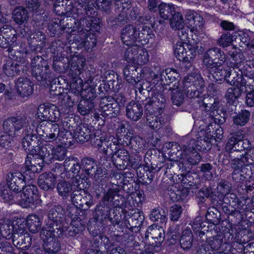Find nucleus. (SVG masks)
<instances>
[{
  "instance_id": "f257e3e1",
  "label": "nucleus",
  "mask_w": 254,
  "mask_h": 254,
  "mask_svg": "<svg viewBox=\"0 0 254 254\" xmlns=\"http://www.w3.org/2000/svg\"><path fill=\"white\" fill-rule=\"evenodd\" d=\"M78 5L83 9L86 14V17L81 18L79 22V27L77 30L79 37H77L76 41L78 46L84 47L87 51L92 50L96 46L97 39L92 34H85V32L89 31H98L100 29L99 19L94 16L89 15L87 9L88 8L89 3L88 0H76Z\"/></svg>"
},
{
  "instance_id": "f03ea898",
  "label": "nucleus",
  "mask_w": 254,
  "mask_h": 254,
  "mask_svg": "<svg viewBox=\"0 0 254 254\" xmlns=\"http://www.w3.org/2000/svg\"><path fill=\"white\" fill-rule=\"evenodd\" d=\"M183 85L184 91L178 86L173 89L171 98L174 105L180 106L183 103L185 93L190 98H201L204 82L199 73L194 72L186 77L183 80Z\"/></svg>"
},
{
  "instance_id": "7ed1b4c3",
  "label": "nucleus",
  "mask_w": 254,
  "mask_h": 254,
  "mask_svg": "<svg viewBox=\"0 0 254 254\" xmlns=\"http://www.w3.org/2000/svg\"><path fill=\"white\" fill-rule=\"evenodd\" d=\"M151 96L145 105L146 124L151 129L157 130L164 124L162 113L165 98L161 92L156 90L152 92Z\"/></svg>"
},
{
  "instance_id": "20e7f679",
  "label": "nucleus",
  "mask_w": 254,
  "mask_h": 254,
  "mask_svg": "<svg viewBox=\"0 0 254 254\" xmlns=\"http://www.w3.org/2000/svg\"><path fill=\"white\" fill-rule=\"evenodd\" d=\"M37 132L46 142H56L67 140L71 136V132L64 128L60 127L57 124L46 123L40 124L36 128Z\"/></svg>"
},
{
  "instance_id": "39448f33",
  "label": "nucleus",
  "mask_w": 254,
  "mask_h": 254,
  "mask_svg": "<svg viewBox=\"0 0 254 254\" xmlns=\"http://www.w3.org/2000/svg\"><path fill=\"white\" fill-rule=\"evenodd\" d=\"M69 93L90 100H93L96 95L92 80L88 79L83 84L82 79L78 76L73 77L70 84Z\"/></svg>"
},
{
  "instance_id": "423d86ee",
  "label": "nucleus",
  "mask_w": 254,
  "mask_h": 254,
  "mask_svg": "<svg viewBox=\"0 0 254 254\" xmlns=\"http://www.w3.org/2000/svg\"><path fill=\"white\" fill-rule=\"evenodd\" d=\"M53 62L54 63L61 62L65 70H69V74L72 77H76L81 73L85 65V59L77 56H72L70 59L64 56H55Z\"/></svg>"
},
{
  "instance_id": "0eeeda50",
  "label": "nucleus",
  "mask_w": 254,
  "mask_h": 254,
  "mask_svg": "<svg viewBox=\"0 0 254 254\" xmlns=\"http://www.w3.org/2000/svg\"><path fill=\"white\" fill-rule=\"evenodd\" d=\"M149 54L147 50L137 45L127 48L124 54L125 60L128 63L137 65H143L149 61Z\"/></svg>"
},
{
  "instance_id": "6e6552de",
  "label": "nucleus",
  "mask_w": 254,
  "mask_h": 254,
  "mask_svg": "<svg viewBox=\"0 0 254 254\" xmlns=\"http://www.w3.org/2000/svg\"><path fill=\"white\" fill-rule=\"evenodd\" d=\"M198 135L197 140L195 141L193 139H190L189 142L184 145L186 152L190 149L191 150L194 149L199 151L210 149L211 142L214 138L213 134L211 133L210 126L207 127L205 130H201Z\"/></svg>"
},
{
  "instance_id": "1a4fd4ad",
  "label": "nucleus",
  "mask_w": 254,
  "mask_h": 254,
  "mask_svg": "<svg viewBox=\"0 0 254 254\" xmlns=\"http://www.w3.org/2000/svg\"><path fill=\"white\" fill-rule=\"evenodd\" d=\"M172 147L174 148H172L170 152L174 153V150L175 149L177 150V152L176 153L178 157L177 159H180V162L182 164V168H184L185 169H190L191 166L196 165L200 161L201 156L194 149L191 150V149H190L186 152L184 146L183 151H181V147L177 143L173 144Z\"/></svg>"
},
{
  "instance_id": "9d476101",
  "label": "nucleus",
  "mask_w": 254,
  "mask_h": 254,
  "mask_svg": "<svg viewBox=\"0 0 254 254\" xmlns=\"http://www.w3.org/2000/svg\"><path fill=\"white\" fill-rule=\"evenodd\" d=\"M90 138L92 145L106 155L112 154L110 150L113 152L117 149V144L113 137L105 138L100 130H95Z\"/></svg>"
},
{
  "instance_id": "9b49d317",
  "label": "nucleus",
  "mask_w": 254,
  "mask_h": 254,
  "mask_svg": "<svg viewBox=\"0 0 254 254\" xmlns=\"http://www.w3.org/2000/svg\"><path fill=\"white\" fill-rule=\"evenodd\" d=\"M17 44V37L14 29L6 24L2 27L0 25V47L7 49V51L12 54L13 48Z\"/></svg>"
},
{
  "instance_id": "f8f14e48",
  "label": "nucleus",
  "mask_w": 254,
  "mask_h": 254,
  "mask_svg": "<svg viewBox=\"0 0 254 254\" xmlns=\"http://www.w3.org/2000/svg\"><path fill=\"white\" fill-rule=\"evenodd\" d=\"M179 42L174 49V54L176 57L183 62H190L196 56V51L198 46L196 44L192 45L190 43Z\"/></svg>"
},
{
  "instance_id": "ddd939ff",
  "label": "nucleus",
  "mask_w": 254,
  "mask_h": 254,
  "mask_svg": "<svg viewBox=\"0 0 254 254\" xmlns=\"http://www.w3.org/2000/svg\"><path fill=\"white\" fill-rule=\"evenodd\" d=\"M204 64L207 67L214 68L219 64H224L225 56L223 52L218 48L207 50L203 56Z\"/></svg>"
},
{
  "instance_id": "4468645a",
  "label": "nucleus",
  "mask_w": 254,
  "mask_h": 254,
  "mask_svg": "<svg viewBox=\"0 0 254 254\" xmlns=\"http://www.w3.org/2000/svg\"><path fill=\"white\" fill-rule=\"evenodd\" d=\"M254 163V147L250 148L244 154L240 157L234 158L232 161L231 166L234 171L232 173L233 178L234 176L242 172V169L246 166L252 165Z\"/></svg>"
},
{
  "instance_id": "2eb2a0df",
  "label": "nucleus",
  "mask_w": 254,
  "mask_h": 254,
  "mask_svg": "<svg viewBox=\"0 0 254 254\" xmlns=\"http://www.w3.org/2000/svg\"><path fill=\"white\" fill-rule=\"evenodd\" d=\"M120 189L117 186H112L108 189V190L104 193L102 198V202L104 206L114 205L115 207L119 206L121 203L124 202L125 198L120 193Z\"/></svg>"
},
{
  "instance_id": "dca6fc26",
  "label": "nucleus",
  "mask_w": 254,
  "mask_h": 254,
  "mask_svg": "<svg viewBox=\"0 0 254 254\" xmlns=\"http://www.w3.org/2000/svg\"><path fill=\"white\" fill-rule=\"evenodd\" d=\"M244 134L240 132L233 133L229 139L226 145V150L231 152L232 150L237 151H241L248 148L250 145V141L244 139Z\"/></svg>"
},
{
  "instance_id": "f3484780",
  "label": "nucleus",
  "mask_w": 254,
  "mask_h": 254,
  "mask_svg": "<svg viewBox=\"0 0 254 254\" xmlns=\"http://www.w3.org/2000/svg\"><path fill=\"white\" fill-rule=\"evenodd\" d=\"M33 75L38 80H46L48 76L49 65L41 57L34 58L31 62Z\"/></svg>"
},
{
  "instance_id": "a211bd4d",
  "label": "nucleus",
  "mask_w": 254,
  "mask_h": 254,
  "mask_svg": "<svg viewBox=\"0 0 254 254\" xmlns=\"http://www.w3.org/2000/svg\"><path fill=\"white\" fill-rule=\"evenodd\" d=\"M22 189L23 192L20 194V198L18 199L19 204L24 208L29 207L37 199V188L34 185H27Z\"/></svg>"
},
{
  "instance_id": "6ab92c4d",
  "label": "nucleus",
  "mask_w": 254,
  "mask_h": 254,
  "mask_svg": "<svg viewBox=\"0 0 254 254\" xmlns=\"http://www.w3.org/2000/svg\"><path fill=\"white\" fill-rule=\"evenodd\" d=\"M28 120L20 116L12 117L6 119L3 123V129L5 132L16 136V132L20 130Z\"/></svg>"
},
{
  "instance_id": "aec40b11",
  "label": "nucleus",
  "mask_w": 254,
  "mask_h": 254,
  "mask_svg": "<svg viewBox=\"0 0 254 254\" xmlns=\"http://www.w3.org/2000/svg\"><path fill=\"white\" fill-rule=\"evenodd\" d=\"M165 232L161 226L154 224L150 226L145 233V238L153 246L160 245L164 240Z\"/></svg>"
},
{
  "instance_id": "412c9836",
  "label": "nucleus",
  "mask_w": 254,
  "mask_h": 254,
  "mask_svg": "<svg viewBox=\"0 0 254 254\" xmlns=\"http://www.w3.org/2000/svg\"><path fill=\"white\" fill-rule=\"evenodd\" d=\"M43 160L36 157V156H28L25 162V171L26 175H28L30 179L34 177V174L40 172L43 166Z\"/></svg>"
},
{
  "instance_id": "4be33fe9",
  "label": "nucleus",
  "mask_w": 254,
  "mask_h": 254,
  "mask_svg": "<svg viewBox=\"0 0 254 254\" xmlns=\"http://www.w3.org/2000/svg\"><path fill=\"white\" fill-rule=\"evenodd\" d=\"M121 39L123 42L127 46L135 45L138 42L139 30L133 25H126L121 32Z\"/></svg>"
},
{
  "instance_id": "5701e85b",
  "label": "nucleus",
  "mask_w": 254,
  "mask_h": 254,
  "mask_svg": "<svg viewBox=\"0 0 254 254\" xmlns=\"http://www.w3.org/2000/svg\"><path fill=\"white\" fill-rule=\"evenodd\" d=\"M187 27L190 32L198 34L202 31L204 20L203 17L194 11H190L187 15Z\"/></svg>"
},
{
  "instance_id": "b1692460",
  "label": "nucleus",
  "mask_w": 254,
  "mask_h": 254,
  "mask_svg": "<svg viewBox=\"0 0 254 254\" xmlns=\"http://www.w3.org/2000/svg\"><path fill=\"white\" fill-rule=\"evenodd\" d=\"M26 176H24L19 172H12L7 175L6 182L10 190L15 192H19L24 186V181Z\"/></svg>"
},
{
  "instance_id": "393cba45",
  "label": "nucleus",
  "mask_w": 254,
  "mask_h": 254,
  "mask_svg": "<svg viewBox=\"0 0 254 254\" xmlns=\"http://www.w3.org/2000/svg\"><path fill=\"white\" fill-rule=\"evenodd\" d=\"M99 107L103 112L107 116L117 115L120 110V106L118 103L110 98H102L100 102Z\"/></svg>"
},
{
  "instance_id": "a878e982",
  "label": "nucleus",
  "mask_w": 254,
  "mask_h": 254,
  "mask_svg": "<svg viewBox=\"0 0 254 254\" xmlns=\"http://www.w3.org/2000/svg\"><path fill=\"white\" fill-rule=\"evenodd\" d=\"M95 130L91 126L81 123L76 127L74 130L73 137L78 139L80 141L85 142L88 141L92 136V132Z\"/></svg>"
},
{
  "instance_id": "bb28decb",
  "label": "nucleus",
  "mask_w": 254,
  "mask_h": 254,
  "mask_svg": "<svg viewBox=\"0 0 254 254\" xmlns=\"http://www.w3.org/2000/svg\"><path fill=\"white\" fill-rule=\"evenodd\" d=\"M114 150L113 152L110 150L112 154H109L112 155L111 160L114 164L117 167H124L127 166L129 161V155L128 152L125 149H119L117 151Z\"/></svg>"
},
{
  "instance_id": "cd10ccee",
  "label": "nucleus",
  "mask_w": 254,
  "mask_h": 254,
  "mask_svg": "<svg viewBox=\"0 0 254 254\" xmlns=\"http://www.w3.org/2000/svg\"><path fill=\"white\" fill-rule=\"evenodd\" d=\"M16 58L14 60H8L3 66V71L4 73L8 76H13L17 75L23 70V64L25 62V60H23L22 63L21 61H18Z\"/></svg>"
},
{
  "instance_id": "c85d7f7f",
  "label": "nucleus",
  "mask_w": 254,
  "mask_h": 254,
  "mask_svg": "<svg viewBox=\"0 0 254 254\" xmlns=\"http://www.w3.org/2000/svg\"><path fill=\"white\" fill-rule=\"evenodd\" d=\"M57 175L51 172H45L41 174L38 178L39 187L43 190H53L56 183Z\"/></svg>"
},
{
  "instance_id": "c756f323",
  "label": "nucleus",
  "mask_w": 254,
  "mask_h": 254,
  "mask_svg": "<svg viewBox=\"0 0 254 254\" xmlns=\"http://www.w3.org/2000/svg\"><path fill=\"white\" fill-rule=\"evenodd\" d=\"M64 167L68 178L73 179L78 175L80 170V165L76 158H66L64 162Z\"/></svg>"
},
{
  "instance_id": "7c9ffc66",
  "label": "nucleus",
  "mask_w": 254,
  "mask_h": 254,
  "mask_svg": "<svg viewBox=\"0 0 254 254\" xmlns=\"http://www.w3.org/2000/svg\"><path fill=\"white\" fill-rule=\"evenodd\" d=\"M137 67L127 64L123 69V76L126 81L131 84H137L141 80V73L137 72Z\"/></svg>"
},
{
  "instance_id": "2f4dec72",
  "label": "nucleus",
  "mask_w": 254,
  "mask_h": 254,
  "mask_svg": "<svg viewBox=\"0 0 254 254\" xmlns=\"http://www.w3.org/2000/svg\"><path fill=\"white\" fill-rule=\"evenodd\" d=\"M17 93L22 97L29 96L33 91L31 82L26 77H19L15 82Z\"/></svg>"
},
{
  "instance_id": "473e14b6",
  "label": "nucleus",
  "mask_w": 254,
  "mask_h": 254,
  "mask_svg": "<svg viewBox=\"0 0 254 254\" xmlns=\"http://www.w3.org/2000/svg\"><path fill=\"white\" fill-rule=\"evenodd\" d=\"M143 110L141 105L135 102H131L127 106L126 116L133 121H138L143 115Z\"/></svg>"
},
{
  "instance_id": "72a5a7b5",
  "label": "nucleus",
  "mask_w": 254,
  "mask_h": 254,
  "mask_svg": "<svg viewBox=\"0 0 254 254\" xmlns=\"http://www.w3.org/2000/svg\"><path fill=\"white\" fill-rule=\"evenodd\" d=\"M64 210L63 207L60 205H56L50 210L48 217L55 226L58 227L64 222Z\"/></svg>"
},
{
  "instance_id": "f704fd0d",
  "label": "nucleus",
  "mask_w": 254,
  "mask_h": 254,
  "mask_svg": "<svg viewBox=\"0 0 254 254\" xmlns=\"http://www.w3.org/2000/svg\"><path fill=\"white\" fill-rule=\"evenodd\" d=\"M12 15L13 21L18 25L25 24L29 19L27 10L22 6L15 7L13 10Z\"/></svg>"
},
{
  "instance_id": "c9c22d12",
  "label": "nucleus",
  "mask_w": 254,
  "mask_h": 254,
  "mask_svg": "<svg viewBox=\"0 0 254 254\" xmlns=\"http://www.w3.org/2000/svg\"><path fill=\"white\" fill-rule=\"evenodd\" d=\"M229 69L226 82L234 86L239 87L243 77V72L237 67L229 68Z\"/></svg>"
},
{
  "instance_id": "e433bc0d",
  "label": "nucleus",
  "mask_w": 254,
  "mask_h": 254,
  "mask_svg": "<svg viewBox=\"0 0 254 254\" xmlns=\"http://www.w3.org/2000/svg\"><path fill=\"white\" fill-rule=\"evenodd\" d=\"M57 189L58 194L63 199H66L74 190L72 183L65 181H62L59 182L57 186Z\"/></svg>"
},
{
  "instance_id": "4c0bfd02",
  "label": "nucleus",
  "mask_w": 254,
  "mask_h": 254,
  "mask_svg": "<svg viewBox=\"0 0 254 254\" xmlns=\"http://www.w3.org/2000/svg\"><path fill=\"white\" fill-rule=\"evenodd\" d=\"M193 236L191 231L189 229H185L182 231L180 240L181 248L185 250H190L193 244Z\"/></svg>"
},
{
  "instance_id": "58836bf2",
  "label": "nucleus",
  "mask_w": 254,
  "mask_h": 254,
  "mask_svg": "<svg viewBox=\"0 0 254 254\" xmlns=\"http://www.w3.org/2000/svg\"><path fill=\"white\" fill-rule=\"evenodd\" d=\"M49 223L50 222L42 228L40 232V237L44 242L54 238L60 237V236H57V231H56L57 229L55 224Z\"/></svg>"
},
{
  "instance_id": "ea45409f",
  "label": "nucleus",
  "mask_w": 254,
  "mask_h": 254,
  "mask_svg": "<svg viewBox=\"0 0 254 254\" xmlns=\"http://www.w3.org/2000/svg\"><path fill=\"white\" fill-rule=\"evenodd\" d=\"M42 222V219L36 214L29 215L26 218L27 227L29 231L33 233L39 231L41 227Z\"/></svg>"
},
{
  "instance_id": "a19ab883",
  "label": "nucleus",
  "mask_w": 254,
  "mask_h": 254,
  "mask_svg": "<svg viewBox=\"0 0 254 254\" xmlns=\"http://www.w3.org/2000/svg\"><path fill=\"white\" fill-rule=\"evenodd\" d=\"M179 77V74L176 69L167 68L160 74L161 80L164 84H168L176 80Z\"/></svg>"
},
{
  "instance_id": "79ce46f5",
  "label": "nucleus",
  "mask_w": 254,
  "mask_h": 254,
  "mask_svg": "<svg viewBox=\"0 0 254 254\" xmlns=\"http://www.w3.org/2000/svg\"><path fill=\"white\" fill-rule=\"evenodd\" d=\"M37 135H24L22 140V147L25 151L29 152H34L33 150L37 151L36 148L38 147L37 145Z\"/></svg>"
},
{
  "instance_id": "37998d69",
  "label": "nucleus",
  "mask_w": 254,
  "mask_h": 254,
  "mask_svg": "<svg viewBox=\"0 0 254 254\" xmlns=\"http://www.w3.org/2000/svg\"><path fill=\"white\" fill-rule=\"evenodd\" d=\"M159 15L163 20L169 19L171 15L175 12V8L172 4L161 2L158 9Z\"/></svg>"
},
{
  "instance_id": "c03bdc74",
  "label": "nucleus",
  "mask_w": 254,
  "mask_h": 254,
  "mask_svg": "<svg viewBox=\"0 0 254 254\" xmlns=\"http://www.w3.org/2000/svg\"><path fill=\"white\" fill-rule=\"evenodd\" d=\"M52 148L49 145H43L41 147H37L35 152H37L36 157L39 159H42L43 162L45 161L48 163L51 162V152Z\"/></svg>"
},
{
  "instance_id": "a18cd8bd",
  "label": "nucleus",
  "mask_w": 254,
  "mask_h": 254,
  "mask_svg": "<svg viewBox=\"0 0 254 254\" xmlns=\"http://www.w3.org/2000/svg\"><path fill=\"white\" fill-rule=\"evenodd\" d=\"M167 213L163 209H152L150 214V218L153 221L158 222L160 224H166L167 221Z\"/></svg>"
},
{
  "instance_id": "49530a36",
  "label": "nucleus",
  "mask_w": 254,
  "mask_h": 254,
  "mask_svg": "<svg viewBox=\"0 0 254 254\" xmlns=\"http://www.w3.org/2000/svg\"><path fill=\"white\" fill-rule=\"evenodd\" d=\"M57 230V236H61L63 233H64L66 236L73 237L78 234V229H74L72 223L67 225L65 221L63 223L58 227H56Z\"/></svg>"
},
{
  "instance_id": "de8ad7c7",
  "label": "nucleus",
  "mask_w": 254,
  "mask_h": 254,
  "mask_svg": "<svg viewBox=\"0 0 254 254\" xmlns=\"http://www.w3.org/2000/svg\"><path fill=\"white\" fill-rule=\"evenodd\" d=\"M91 100L85 99L80 101L77 106V111L81 115H88L94 109V104Z\"/></svg>"
},
{
  "instance_id": "09e8293b",
  "label": "nucleus",
  "mask_w": 254,
  "mask_h": 254,
  "mask_svg": "<svg viewBox=\"0 0 254 254\" xmlns=\"http://www.w3.org/2000/svg\"><path fill=\"white\" fill-rule=\"evenodd\" d=\"M200 106L206 111L209 112L208 115L210 117H213L214 116L216 105L214 98L209 96L204 98Z\"/></svg>"
},
{
  "instance_id": "8fccbe9b",
  "label": "nucleus",
  "mask_w": 254,
  "mask_h": 254,
  "mask_svg": "<svg viewBox=\"0 0 254 254\" xmlns=\"http://www.w3.org/2000/svg\"><path fill=\"white\" fill-rule=\"evenodd\" d=\"M43 247L45 252L49 254H56L60 250V244L56 238L44 242Z\"/></svg>"
},
{
  "instance_id": "3c124183",
  "label": "nucleus",
  "mask_w": 254,
  "mask_h": 254,
  "mask_svg": "<svg viewBox=\"0 0 254 254\" xmlns=\"http://www.w3.org/2000/svg\"><path fill=\"white\" fill-rule=\"evenodd\" d=\"M253 37H254V35L250 31L240 32L238 35L236 36V41L239 42L240 47H249Z\"/></svg>"
},
{
  "instance_id": "603ef678",
  "label": "nucleus",
  "mask_w": 254,
  "mask_h": 254,
  "mask_svg": "<svg viewBox=\"0 0 254 254\" xmlns=\"http://www.w3.org/2000/svg\"><path fill=\"white\" fill-rule=\"evenodd\" d=\"M66 151L64 147L58 145L52 148L51 152V162L55 160L63 161L65 158Z\"/></svg>"
},
{
  "instance_id": "864d4df0",
  "label": "nucleus",
  "mask_w": 254,
  "mask_h": 254,
  "mask_svg": "<svg viewBox=\"0 0 254 254\" xmlns=\"http://www.w3.org/2000/svg\"><path fill=\"white\" fill-rule=\"evenodd\" d=\"M254 80L249 77L248 75L243 76L241 81L239 88L241 90V92H245L247 93L251 91V90H254Z\"/></svg>"
},
{
  "instance_id": "5fc2aeb1",
  "label": "nucleus",
  "mask_w": 254,
  "mask_h": 254,
  "mask_svg": "<svg viewBox=\"0 0 254 254\" xmlns=\"http://www.w3.org/2000/svg\"><path fill=\"white\" fill-rule=\"evenodd\" d=\"M129 203H132L134 207H140L142 202L145 200V196L143 191L136 190L130 194Z\"/></svg>"
},
{
  "instance_id": "6e6d98bb",
  "label": "nucleus",
  "mask_w": 254,
  "mask_h": 254,
  "mask_svg": "<svg viewBox=\"0 0 254 254\" xmlns=\"http://www.w3.org/2000/svg\"><path fill=\"white\" fill-rule=\"evenodd\" d=\"M224 64H219L215 67H214V71L212 74L213 78L216 80H222L224 79L226 81V78L228 76L229 69L224 68Z\"/></svg>"
},
{
  "instance_id": "4d7b16f0",
  "label": "nucleus",
  "mask_w": 254,
  "mask_h": 254,
  "mask_svg": "<svg viewBox=\"0 0 254 254\" xmlns=\"http://www.w3.org/2000/svg\"><path fill=\"white\" fill-rule=\"evenodd\" d=\"M170 25L171 28L175 30L184 27L183 17L181 13L177 12L172 15V17L170 19Z\"/></svg>"
},
{
  "instance_id": "13d9d810",
  "label": "nucleus",
  "mask_w": 254,
  "mask_h": 254,
  "mask_svg": "<svg viewBox=\"0 0 254 254\" xmlns=\"http://www.w3.org/2000/svg\"><path fill=\"white\" fill-rule=\"evenodd\" d=\"M250 112L247 110L242 111L233 117L234 123L240 126H244L249 120Z\"/></svg>"
},
{
  "instance_id": "bf43d9fd",
  "label": "nucleus",
  "mask_w": 254,
  "mask_h": 254,
  "mask_svg": "<svg viewBox=\"0 0 254 254\" xmlns=\"http://www.w3.org/2000/svg\"><path fill=\"white\" fill-rule=\"evenodd\" d=\"M82 166L86 173L89 176L90 174H93V172L95 170L97 165L94 159L86 157L82 159Z\"/></svg>"
},
{
  "instance_id": "052dcab7",
  "label": "nucleus",
  "mask_w": 254,
  "mask_h": 254,
  "mask_svg": "<svg viewBox=\"0 0 254 254\" xmlns=\"http://www.w3.org/2000/svg\"><path fill=\"white\" fill-rule=\"evenodd\" d=\"M81 192L83 193V197L81 198L78 207L81 209L86 210L93 205L92 196L84 190H81Z\"/></svg>"
},
{
  "instance_id": "680f3d73",
  "label": "nucleus",
  "mask_w": 254,
  "mask_h": 254,
  "mask_svg": "<svg viewBox=\"0 0 254 254\" xmlns=\"http://www.w3.org/2000/svg\"><path fill=\"white\" fill-rule=\"evenodd\" d=\"M134 9L135 7H132V8H131V7L123 8L116 19V24H124L127 22L129 18L127 13L130 12V15L132 16L131 14L132 11H133L134 12Z\"/></svg>"
},
{
  "instance_id": "e2e57ef3",
  "label": "nucleus",
  "mask_w": 254,
  "mask_h": 254,
  "mask_svg": "<svg viewBox=\"0 0 254 254\" xmlns=\"http://www.w3.org/2000/svg\"><path fill=\"white\" fill-rule=\"evenodd\" d=\"M241 95V90L239 87L233 86L227 89L225 96L229 102H233L239 98Z\"/></svg>"
},
{
  "instance_id": "0e129e2a",
  "label": "nucleus",
  "mask_w": 254,
  "mask_h": 254,
  "mask_svg": "<svg viewBox=\"0 0 254 254\" xmlns=\"http://www.w3.org/2000/svg\"><path fill=\"white\" fill-rule=\"evenodd\" d=\"M49 106L45 104L40 105L37 110V116L41 121H48Z\"/></svg>"
},
{
  "instance_id": "69168bd1",
  "label": "nucleus",
  "mask_w": 254,
  "mask_h": 254,
  "mask_svg": "<svg viewBox=\"0 0 254 254\" xmlns=\"http://www.w3.org/2000/svg\"><path fill=\"white\" fill-rule=\"evenodd\" d=\"M15 136L11 135L10 133L5 132L3 130V132L0 135V147L9 146Z\"/></svg>"
},
{
  "instance_id": "338daca9",
  "label": "nucleus",
  "mask_w": 254,
  "mask_h": 254,
  "mask_svg": "<svg viewBox=\"0 0 254 254\" xmlns=\"http://www.w3.org/2000/svg\"><path fill=\"white\" fill-rule=\"evenodd\" d=\"M27 8L31 12L38 13L40 11V3L38 0H26Z\"/></svg>"
},
{
  "instance_id": "774afa93",
  "label": "nucleus",
  "mask_w": 254,
  "mask_h": 254,
  "mask_svg": "<svg viewBox=\"0 0 254 254\" xmlns=\"http://www.w3.org/2000/svg\"><path fill=\"white\" fill-rule=\"evenodd\" d=\"M212 165L209 163L203 164L200 167V171L205 179L209 180L212 178Z\"/></svg>"
}]
</instances>
